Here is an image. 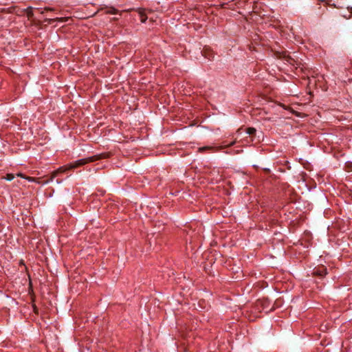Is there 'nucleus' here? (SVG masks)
<instances>
[{
	"label": "nucleus",
	"instance_id": "obj_6",
	"mask_svg": "<svg viewBox=\"0 0 352 352\" xmlns=\"http://www.w3.org/2000/svg\"><path fill=\"white\" fill-rule=\"evenodd\" d=\"M137 12H138L140 16V20H141V22L142 23H145L146 21L147 20L148 17L146 16V14L145 12V10L144 9H142V8H139Z\"/></svg>",
	"mask_w": 352,
	"mask_h": 352
},
{
	"label": "nucleus",
	"instance_id": "obj_11",
	"mask_svg": "<svg viewBox=\"0 0 352 352\" xmlns=\"http://www.w3.org/2000/svg\"><path fill=\"white\" fill-rule=\"evenodd\" d=\"M14 178V176L12 175H10V174H8L7 175V177H6V179L9 181L12 180V179Z\"/></svg>",
	"mask_w": 352,
	"mask_h": 352
},
{
	"label": "nucleus",
	"instance_id": "obj_5",
	"mask_svg": "<svg viewBox=\"0 0 352 352\" xmlns=\"http://www.w3.org/2000/svg\"><path fill=\"white\" fill-rule=\"evenodd\" d=\"M47 11H48V9L45 7V23L48 22V23H51L53 21H63V18H58V17L52 18V15H50V17H47Z\"/></svg>",
	"mask_w": 352,
	"mask_h": 352
},
{
	"label": "nucleus",
	"instance_id": "obj_12",
	"mask_svg": "<svg viewBox=\"0 0 352 352\" xmlns=\"http://www.w3.org/2000/svg\"><path fill=\"white\" fill-rule=\"evenodd\" d=\"M209 149H211V148L210 147H208V146H204V147H201V148H199V150L201 151H205V150H209Z\"/></svg>",
	"mask_w": 352,
	"mask_h": 352
},
{
	"label": "nucleus",
	"instance_id": "obj_1",
	"mask_svg": "<svg viewBox=\"0 0 352 352\" xmlns=\"http://www.w3.org/2000/svg\"><path fill=\"white\" fill-rule=\"evenodd\" d=\"M100 159V157L99 156H97V155H95V156H92V157H87V158H84V159H80V160H78L74 162H72L71 164H69L68 165V167L67 168L68 169H74V168H76L78 167H80L81 166H83L87 163H89V162H94L96 160H98Z\"/></svg>",
	"mask_w": 352,
	"mask_h": 352
},
{
	"label": "nucleus",
	"instance_id": "obj_9",
	"mask_svg": "<svg viewBox=\"0 0 352 352\" xmlns=\"http://www.w3.org/2000/svg\"><path fill=\"white\" fill-rule=\"evenodd\" d=\"M245 131H246V133L248 134H249L250 135H254L256 132V129L253 128V127H248L245 129Z\"/></svg>",
	"mask_w": 352,
	"mask_h": 352
},
{
	"label": "nucleus",
	"instance_id": "obj_3",
	"mask_svg": "<svg viewBox=\"0 0 352 352\" xmlns=\"http://www.w3.org/2000/svg\"><path fill=\"white\" fill-rule=\"evenodd\" d=\"M327 270L324 266L320 265V266H318V267H315L313 270L312 274L314 276H317L320 278H322L327 274Z\"/></svg>",
	"mask_w": 352,
	"mask_h": 352
},
{
	"label": "nucleus",
	"instance_id": "obj_8",
	"mask_svg": "<svg viewBox=\"0 0 352 352\" xmlns=\"http://www.w3.org/2000/svg\"><path fill=\"white\" fill-rule=\"evenodd\" d=\"M106 14H116L118 13V10L114 8H108L105 10Z\"/></svg>",
	"mask_w": 352,
	"mask_h": 352
},
{
	"label": "nucleus",
	"instance_id": "obj_2",
	"mask_svg": "<svg viewBox=\"0 0 352 352\" xmlns=\"http://www.w3.org/2000/svg\"><path fill=\"white\" fill-rule=\"evenodd\" d=\"M62 172V168H59L56 170H49L47 171V174H45V184H47L50 181H52L53 178L56 177L60 173Z\"/></svg>",
	"mask_w": 352,
	"mask_h": 352
},
{
	"label": "nucleus",
	"instance_id": "obj_7",
	"mask_svg": "<svg viewBox=\"0 0 352 352\" xmlns=\"http://www.w3.org/2000/svg\"><path fill=\"white\" fill-rule=\"evenodd\" d=\"M27 15L29 18H31V17H33L36 12H40V10L36 8H32V7H29L27 8Z\"/></svg>",
	"mask_w": 352,
	"mask_h": 352
},
{
	"label": "nucleus",
	"instance_id": "obj_13",
	"mask_svg": "<svg viewBox=\"0 0 352 352\" xmlns=\"http://www.w3.org/2000/svg\"><path fill=\"white\" fill-rule=\"evenodd\" d=\"M235 143V142H232L231 143H230L228 146H231L232 145H234V144Z\"/></svg>",
	"mask_w": 352,
	"mask_h": 352
},
{
	"label": "nucleus",
	"instance_id": "obj_10",
	"mask_svg": "<svg viewBox=\"0 0 352 352\" xmlns=\"http://www.w3.org/2000/svg\"><path fill=\"white\" fill-rule=\"evenodd\" d=\"M348 12H350V14L349 16H346V14H343V17L346 19H350L352 16V8H348Z\"/></svg>",
	"mask_w": 352,
	"mask_h": 352
},
{
	"label": "nucleus",
	"instance_id": "obj_4",
	"mask_svg": "<svg viewBox=\"0 0 352 352\" xmlns=\"http://www.w3.org/2000/svg\"><path fill=\"white\" fill-rule=\"evenodd\" d=\"M201 53L203 56H204L205 58H206L209 60L213 58V57H214L213 52L209 47H204V49L201 51Z\"/></svg>",
	"mask_w": 352,
	"mask_h": 352
}]
</instances>
